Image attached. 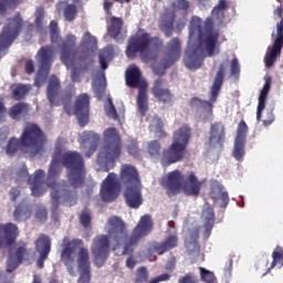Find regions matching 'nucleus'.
<instances>
[{
  "label": "nucleus",
  "instance_id": "nucleus-1",
  "mask_svg": "<svg viewBox=\"0 0 283 283\" xmlns=\"http://www.w3.org/2000/svg\"><path fill=\"white\" fill-rule=\"evenodd\" d=\"M65 167L67 171V180L73 189H81L85 185L87 170L85 169V159L78 151H66L63 154L61 147L55 148L52 160L49 165L46 185L52 189L51 199L54 205H65V207H74L78 202V191L69 190L65 181L60 184L59 176Z\"/></svg>",
  "mask_w": 283,
  "mask_h": 283
},
{
  "label": "nucleus",
  "instance_id": "nucleus-2",
  "mask_svg": "<svg viewBox=\"0 0 283 283\" xmlns=\"http://www.w3.org/2000/svg\"><path fill=\"white\" fill-rule=\"evenodd\" d=\"M154 231V220L151 214H144L138 224L134 228L130 237L127 232V226L125 221L116 216H111L106 223V233L94 237L91 244V253L93 256V263L97 269L104 266L109 258V239L115 242L117 247L124 244L123 255H132L134 249L138 247V243L143 238L149 235Z\"/></svg>",
  "mask_w": 283,
  "mask_h": 283
},
{
  "label": "nucleus",
  "instance_id": "nucleus-3",
  "mask_svg": "<svg viewBox=\"0 0 283 283\" xmlns=\"http://www.w3.org/2000/svg\"><path fill=\"white\" fill-rule=\"evenodd\" d=\"M224 10H227V0H219L211 11V17L206 19L203 27L200 18H191V30L192 32L196 30L198 32V45L189 46L186 50L184 63L188 70H199V67H202L205 52L208 56L220 54V30L213 29V19L222 23Z\"/></svg>",
  "mask_w": 283,
  "mask_h": 283
},
{
  "label": "nucleus",
  "instance_id": "nucleus-4",
  "mask_svg": "<svg viewBox=\"0 0 283 283\" xmlns=\"http://www.w3.org/2000/svg\"><path fill=\"white\" fill-rule=\"evenodd\" d=\"M64 248L61 252V260L66 266L69 273L74 272V266L77 264L80 277L77 283L92 282V263L90 262V250L85 248L83 239L63 238Z\"/></svg>",
  "mask_w": 283,
  "mask_h": 283
},
{
  "label": "nucleus",
  "instance_id": "nucleus-5",
  "mask_svg": "<svg viewBox=\"0 0 283 283\" xmlns=\"http://www.w3.org/2000/svg\"><path fill=\"white\" fill-rule=\"evenodd\" d=\"M163 45V40L159 36H151L145 31L138 32L128 39L126 56L136 59V54H139L144 63H149L156 61Z\"/></svg>",
  "mask_w": 283,
  "mask_h": 283
},
{
  "label": "nucleus",
  "instance_id": "nucleus-6",
  "mask_svg": "<svg viewBox=\"0 0 283 283\" xmlns=\"http://www.w3.org/2000/svg\"><path fill=\"white\" fill-rule=\"evenodd\" d=\"M25 147L28 154L31 158L39 156L43 151V146L45 145V135L43 130L36 124H28L20 137V140L15 137L11 138L7 144V155L12 156L19 151V147Z\"/></svg>",
  "mask_w": 283,
  "mask_h": 283
},
{
  "label": "nucleus",
  "instance_id": "nucleus-7",
  "mask_svg": "<svg viewBox=\"0 0 283 283\" xmlns=\"http://www.w3.org/2000/svg\"><path fill=\"white\" fill-rule=\"evenodd\" d=\"M123 154V139L115 127H111L103 133V146L97 154L96 163L102 171H109L114 168L116 160Z\"/></svg>",
  "mask_w": 283,
  "mask_h": 283
},
{
  "label": "nucleus",
  "instance_id": "nucleus-8",
  "mask_svg": "<svg viewBox=\"0 0 283 283\" xmlns=\"http://www.w3.org/2000/svg\"><path fill=\"white\" fill-rule=\"evenodd\" d=\"M119 180L124 186V198L127 207L139 209L143 205V184L136 167L125 164L119 172Z\"/></svg>",
  "mask_w": 283,
  "mask_h": 283
},
{
  "label": "nucleus",
  "instance_id": "nucleus-9",
  "mask_svg": "<svg viewBox=\"0 0 283 283\" xmlns=\"http://www.w3.org/2000/svg\"><path fill=\"white\" fill-rule=\"evenodd\" d=\"M190 139L191 128L188 125H182L177 132L174 133L172 143L169 148H165L161 151V167H171V165L182 161Z\"/></svg>",
  "mask_w": 283,
  "mask_h": 283
},
{
  "label": "nucleus",
  "instance_id": "nucleus-10",
  "mask_svg": "<svg viewBox=\"0 0 283 283\" xmlns=\"http://www.w3.org/2000/svg\"><path fill=\"white\" fill-rule=\"evenodd\" d=\"M23 25L24 22L21 13H15L12 18H8L0 33V59L8 54L10 45L19 39V34L23 32Z\"/></svg>",
  "mask_w": 283,
  "mask_h": 283
},
{
  "label": "nucleus",
  "instance_id": "nucleus-11",
  "mask_svg": "<svg viewBox=\"0 0 283 283\" xmlns=\"http://www.w3.org/2000/svg\"><path fill=\"white\" fill-rule=\"evenodd\" d=\"M226 72L227 66L224 65V63H221L211 86L210 99L202 101L199 97H192L190 99V107H196L197 109H205V112H207L208 114H213V103H216L218 101V96H220V90H222V84L224 83Z\"/></svg>",
  "mask_w": 283,
  "mask_h": 283
},
{
  "label": "nucleus",
  "instance_id": "nucleus-12",
  "mask_svg": "<svg viewBox=\"0 0 283 283\" xmlns=\"http://www.w3.org/2000/svg\"><path fill=\"white\" fill-rule=\"evenodd\" d=\"M36 62L39 63L38 73L34 78V85L41 87L50 76L52 63H54V48L52 45H44L36 53Z\"/></svg>",
  "mask_w": 283,
  "mask_h": 283
},
{
  "label": "nucleus",
  "instance_id": "nucleus-13",
  "mask_svg": "<svg viewBox=\"0 0 283 283\" xmlns=\"http://www.w3.org/2000/svg\"><path fill=\"white\" fill-rule=\"evenodd\" d=\"M99 196L103 202H114L120 196V181L116 172H109L102 181Z\"/></svg>",
  "mask_w": 283,
  "mask_h": 283
},
{
  "label": "nucleus",
  "instance_id": "nucleus-14",
  "mask_svg": "<svg viewBox=\"0 0 283 283\" xmlns=\"http://www.w3.org/2000/svg\"><path fill=\"white\" fill-rule=\"evenodd\" d=\"M187 25V19L181 18L176 20V12L169 11L161 15L159 21V30L165 34L167 39L171 38L174 32L180 34Z\"/></svg>",
  "mask_w": 283,
  "mask_h": 283
},
{
  "label": "nucleus",
  "instance_id": "nucleus-15",
  "mask_svg": "<svg viewBox=\"0 0 283 283\" xmlns=\"http://www.w3.org/2000/svg\"><path fill=\"white\" fill-rule=\"evenodd\" d=\"M185 182V175L179 169H175L167 174L166 179L161 181V186L166 190L169 198L178 196L182 191V185Z\"/></svg>",
  "mask_w": 283,
  "mask_h": 283
},
{
  "label": "nucleus",
  "instance_id": "nucleus-16",
  "mask_svg": "<svg viewBox=\"0 0 283 283\" xmlns=\"http://www.w3.org/2000/svg\"><path fill=\"white\" fill-rule=\"evenodd\" d=\"M60 50L62 63L66 67H72V65L76 63V54H78V49H76V35H66V39L60 45Z\"/></svg>",
  "mask_w": 283,
  "mask_h": 283
},
{
  "label": "nucleus",
  "instance_id": "nucleus-17",
  "mask_svg": "<svg viewBox=\"0 0 283 283\" xmlns=\"http://www.w3.org/2000/svg\"><path fill=\"white\" fill-rule=\"evenodd\" d=\"M227 143V128L222 122H214L210 125L208 147L211 149H222Z\"/></svg>",
  "mask_w": 283,
  "mask_h": 283
},
{
  "label": "nucleus",
  "instance_id": "nucleus-18",
  "mask_svg": "<svg viewBox=\"0 0 283 283\" xmlns=\"http://www.w3.org/2000/svg\"><path fill=\"white\" fill-rule=\"evenodd\" d=\"M247 134H249V126L247 122L242 119L237 127V135L234 138V146H233V158L235 160H242L244 158V147H247Z\"/></svg>",
  "mask_w": 283,
  "mask_h": 283
},
{
  "label": "nucleus",
  "instance_id": "nucleus-19",
  "mask_svg": "<svg viewBox=\"0 0 283 283\" xmlns=\"http://www.w3.org/2000/svg\"><path fill=\"white\" fill-rule=\"evenodd\" d=\"M35 253H38L36 266L38 269H44L45 260L50 256L52 251V240L46 234H40L34 242Z\"/></svg>",
  "mask_w": 283,
  "mask_h": 283
},
{
  "label": "nucleus",
  "instance_id": "nucleus-20",
  "mask_svg": "<svg viewBox=\"0 0 283 283\" xmlns=\"http://www.w3.org/2000/svg\"><path fill=\"white\" fill-rule=\"evenodd\" d=\"M74 114L80 127H85L90 123V95L80 94L74 103Z\"/></svg>",
  "mask_w": 283,
  "mask_h": 283
},
{
  "label": "nucleus",
  "instance_id": "nucleus-21",
  "mask_svg": "<svg viewBox=\"0 0 283 283\" xmlns=\"http://www.w3.org/2000/svg\"><path fill=\"white\" fill-rule=\"evenodd\" d=\"M80 145L87 149L85 158H92L101 145V135L92 130H85L80 135Z\"/></svg>",
  "mask_w": 283,
  "mask_h": 283
},
{
  "label": "nucleus",
  "instance_id": "nucleus-22",
  "mask_svg": "<svg viewBox=\"0 0 283 283\" xmlns=\"http://www.w3.org/2000/svg\"><path fill=\"white\" fill-rule=\"evenodd\" d=\"M19 238V228L14 223L0 224V249H8L17 242Z\"/></svg>",
  "mask_w": 283,
  "mask_h": 283
},
{
  "label": "nucleus",
  "instance_id": "nucleus-23",
  "mask_svg": "<svg viewBox=\"0 0 283 283\" xmlns=\"http://www.w3.org/2000/svg\"><path fill=\"white\" fill-rule=\"evenodd\" d=\"M167 57L164 59L165 67H171L174 63L180 61L182 54L181 42L179 38H172L166 46Z\"/></svg>",
  "mask_w": 283,
  "mask_h": 283
},
{
  "label": "nucleus",
  "instance_id": "nucleus-24",
  "mask_svg": "<svg viewBox=\"0 0 283 283\" xmlns=\"http://www.w3.org/2000/svg\"><path fill=\"white\" fill-rule=\"evenodd\" d=\"M200 189H202V182H200L198 177H196V174L191 171L187 176L186 180H184L181 191L185 193V196L198 198V196H200Z\"/></svg>",
  "mask_w": 283,
  "mask_h": 283
},
{
  "label": "nucleus",
  "instance_id": "nucleus-25",
  "mask_svg": "<svg viewBox=\"0 0 283 283\" xmlns=\"http://www.w3.org/2000/svg\"><path fill=\"white\" fill-rule=\"evenodd\" d=\"M151 92L157 101H160L161 103H171L174 99V94H171L169 88L165 87V80L163 77L155 80Z\"/></svg>",
  "mask_w": 283,
  "mask_h": 283
},
{
  "label": "nucleus",
  "instance_id": "nucleus-26",
  "mask_svg": "<svg viewBox=\"0 0 283 283\" xmlns=\"http://www.w3.org/2000/svg\"><path fill=\"white\" fill-rule=\"evenodd\" d=\"M45 178V171L39 169L34 172V176H29L28 182L31 185V193L34 198H41L45 193V188H43V180Z\"/></svg>",
  "mask_w": 283,
  "mask_h": 283
},
{
  "label": "nucleus",
  "instance_id": "nucleus-27",
  "mask_svg": "<svg viewBox=\"0 0 283 283\" xmlns=\"http://www.w3.org/2000/svg\"><path fill=\"white\" fill-rule=\"evenodd\" d=\"M210 196L214 202H218L221 209H227L229 206V193L224 191V187L218 181L212 185Z\"/></svg>",
  "mask_w": 283,
  "mask_h": 283
},
{
  "label": "nucleus",
  "instance_id": "nucleus-28",
  "mask_svg": "<svg viewBox=\"0 0 283 283\" xmlns=\"http://www.w3.org/2000/svg\"><path fill=\"white\" fill-rule=\"evenodd\" d=\"M176 247H178V235L170 234L164 241L154 243L153 251L157 255H165V253L176 249Z\"/></svg>",
  "mask_w": 283,
  "mask_h": 283
},
{
  "label": "nucleus",
  "instance_id": "nucleus-29",
  "mask_svg": "<svg viewBox=\"0 0 283 283\" xmlns=\"http://www.w3.org/2000/svg\"><path fill=\"white\" fill-rule=\"evenodd\" d=\"M137 112L146 116L149 112V96L147 95V82H142L137 95Z\"/></svg>",
  "mask_w": 283,
  "mask_h": 283
},
{
  "label": "nucleus",
  "instance_id": "nucleus-30",
  "mask_svg": "<svg viewBox=\"0 0 283 283\" xmlns=\"http://www.w3.org/2000/svg\"><path fill=\"white\" fill-rule=\"evenodd\" d=\"M271 83H273V78L271 76L266 77L261 94L259 96V104L256 111V120H262V112H264L266 107V98H269V92H271Z\"/></svg>",
  "mask_w": 283,
  "mask_h": 283
},
{
  "label": "nucleus",
  "instance_id": "nucleus-31",
  "mask_svg": "<svg viewBox=\"0 0 283 283\" xmlns=\"http://www.w3.org/2000/svg\"><path fill=\"white\" fill-rule=\"evenodd\" d=\"M61 90V82L56 75H51L49 80L46 96L51 105H59V91Z\"/></svg>",
  "mask_w": 283,
  "mask_h": 283
},
{
  "label": "nucleus",
  "instance_id": "nucleus-32",
  "mask_svg": "<svg viewBox=\"0 0 283 283\" xmlns=\"http://www.w3.org/2000/svg\"><path fill=\"white\" fill-rule=\"evenodd\" d=\"M283 43L282 40H274L270 52H268L264 56L265 67H273L275 65L277 57L282 54Z\"/></svg>",
  "mask_w": 283,
  "mask_h": 283
},
{
  "label": "nucleus",
  "instance_id": "nucleus-33",
  "mask_svg": "<svg viewBox=\"0 0 283 283\" xmlns=\"http://www.w3.org/2000/svg\"><path fill=\"white\" fill-rule=\"evenodd\" d=\"M200 231L198 229L189 230L185 238V247L191 253H200Z\"/></svg>",
  "mask_w": 283,
  "mask_h": 283
},
{
  "label": "nucleus",
  "instance_id": "nucleus-34",
  "mask_svg": "<svg viewBox=\"0 0 283 283\" xmlns=\"http://www.w3.org/2000/svg\"><path fill=\"white\" fill-rule=\"evenodd\" d=\"M32 217V207L28 203V201L23 200L20 205L15 207L13 211V218L15 222H25V220H30Z\"/></svg>",
  "mask_w": 283,
  "mask_h": 283
},
{
  "label": "nucleus",
  "instance_id": "nucleus-35",
  "mask_svg": "<svg viewBox=\"0 0 283 283\" xmlns=\"http://www.w3.org/2000/svg\"><path fill=\"white\" fill-rule=\"evenodd\" d=\"M201 219L205 222L206 233H211L213 224L216 223V212L209 203H205L201 212Z\"/></svg>",
  "mask_w": 283,
  "mask_h": 283
},
{
  "label": "nucleus",
  "instance_id": "nucleus-36",
  "mask_svg": "<svg viewBox=\"0 0 283 283\" xmlns=\"http://www.w3.org/2000/svg\"><path fill=\"white\" fill-rule=\"evenodd\" d=\"M140 69L137 66L130 67L129 70L126 71V85L128 87H140Z\"/></svg>",
  "mask_w": 283,
  "mask_h": 283
},
{
  "label": "nucleus",
  "instance_id": "nucleus-37",
  "mask_svg": "<svg viewBox=\"0 0 283 283\" xmlns=\"http://www.w3.org/2000/svg\"><path fill=\"white\" fill-rule=\"evenodd\" d=\"M29 112H30V106H28V104L23 102H20L10 107L9 116L13 120H19L21 116H25V114H28Z\"/></svg>",
  "mask_w": 283,
  "mask_h": 283
},
{
  "label": "nucleus",
  "instance_id": "nucleus-38",
  "mask_svg": "<svg viewBox=\"0 0 283 283\" xmlns=\"http://www.w3.org/2000/svg\"><path fill=\"white\" fill-rule=\"evenodd\" d=\"M146 151L150 158H159V163H160V158L163 157V154H160V151H163V145L160 144L159 140L155 139V140L148 142Z\"/></svg>",
  "mask_w": 283,
  "mask_h": 283
},
{
  "label": "nucleus",
  "instance_id": "nucleus-39",
  "mask_svg": "<svg viewBox=\"0 0 283 283\" xmlns=\"http://www.w3.org/2000/svg\"><path fill=\"white\" fill-rule=\"evenodd\" d=\"M120 30H123V19L117 17L111 18V27L108 28L109 36H112V39H118Z\"/></svg>",
  "mask_w": 283,
  "mask_h": 283
},
{
  "label": "nucleus",
  "instance_id": "nucleus-40",
  "mask_svg": "<svg viewBox=\"0 0 283 283\" xmlns=\"http://www.w3.org/2000/svg\"><path fill=\"white\" fill-rule=\"evenodd\" d=\"M12 254L19 262H23V260H25V258L30 255L28 252V243L23 241H20L19 243H17Z\"/></svg>",
  "mask_w": 283,
  "mask_h": 283
},
{
  "label": "nucleus",
  "instance_id": "nucleus-41",
  "mask_svg": "<svg viewBox=\"0 0 283 283\" xmlns=\"http://www.w3.org/2000/svg\"><path fill=\"white\" fill-rule=\"evenodd\" d=\"M20 3L21 0H0V17H6L8 10H14Z\"/></svg>",
  "mask_w": 283,
  "mask_h": 283
},
{
  "label": "nucleus",
  "instance_id": "nucleus-42",
  "mask_svg": "<svg viewBox=\"0 0 283 283\" xmlns=\"http://www.w3.org/2000/svg\"><path fill=\"white\" fill-rule=\"evenodd\" d=\"M272 263L271 266L268 269L266 273L271 271V269H275L277 264H281L283 266V248L277 245L274 251L272 252Z\"/></svg>",
  "mask_w": 283,
  "mask_h": 283
},
{
  "label": "nucleus",
  "instance_id": "nucleus-43",
  "mask_svg": "<svg viewBox=\"0 0 283 283\" xmlns=\"http://www.w3.org/2000/svg\"><path fill=\"white\" fill-rule=\"evenodd\" d=\"M30 93V86L20 84L12 91V99L13 101H23L25 96Z\"/></svg>",
  "mask_w": 283,
  "mask_h": 283
},
{
  "label": "nucleus",
  "instance_id": "nucleus-44",
  "mask_svg": "<svg viewBox=\"0 0 283 283\" xmlns=\"http://www.w3.org/2000/svg\"><path fill=\"white\" fill-rule=\"evenodd\" d=\"M135 283H147L149 282V270L146 266H139L135 272Z\"/></svg>",
  "mask_w": 283,
  "mask_h": 283
},
{
  "label": "nucleus",
  "instance_id": "nucleus-45",
  "mask_svg": "<svg viewBox=\"0 0 283 283\" xmlns=\"http://www.w3.org/2000/svg\"><path fill=\"white\" fill-rule=\"evenodd\" d=\"M34 25L36 30H43V19H45V8L43 6H40L35 9L34 12Z\"/></svg>",
  "mask_w": 283,
  "mask_h": 283
},
{
  "label": "nucleus",
  "instance_id": "nucleus-46",
  "mask_svg": "<svg viewBox=\"0 0 283 283\" xmlns=\"http://www.w3.org/2000/svg\"><path fill=\"white\" fill-rule=\"evenodd\" d=\"M63 14L66 21H74V19H76V14H78L76 4H66L63 9Z\"/></svg>",
  "mask_w": 283,
  "mask_h": 283
},
{
  "label": "nucleus",
  "instance_id": "nucleus-47",
  "mask_svg": "<svg viewBox=\"0 0 283 283\" xmlns=\"http://www.w3.org/2000/svg\"><path fill=\"white\" fill-rule=\"evenodd\" d=\"M19 264H21V261H19V259H15L12 251H10L7 262V273H12L14 270L19 269Z\"/></svg>",
  "mask_w": 283,
  "mask_h": 283
},
{
  "label": "nucleus",
  "instance_id": "nucleus-48",
  "mask_svg": "<svg viewBox=\"0 0 283 283\" xmlns=\"http://www.w3.org/2000/svg\"><path fill=\"white\" fill-rule=\"evenodd\" d=\"M200 277L202 280V282L206 283H213L216 282V274H213V272L205 269V268H200Z\"/></svg>",
  "mask_w": 283,
  "mask_h": 283
},
{
  "label": "nucleus",
  "instance_id": "nucleus-49",
  "mask_svg": "<svg viewBox=\"0 0 283 283\" xmlns=\"http://www.w3.org/2000/svg\"><path fill=\"white\" fill-rule=\"evenodd\" d=\"M78 218L84 229H90V227H92V214L90 213V211L84 210Z\"/></svg>",
  "mask_w": 283,
  "mask_h": 283
},
{
  "label": "nucleus",
  "instance_id": "nucleus-50",
  "mask_svg": "<svg viewBox=\"0 0 283 283\" xmlns=\"http://www.w3.org/2000/svg\"><path fill=\"white\" fill-rule=\"evenodd\" d=\"M50 34L52 43H56L59 41V22L53 20L50 22Z\"/></svg>",
  "mask_w": 283,
  "mask_h": 283
},
{
  "label": "nucleus",
  "instance_id": "nucleus-51",
  "mask_svg": "<svg viewBox=\"0 0 283 283\" xmlns=\"http://www.w3.org/2000/svg\"><path fill=\"white\" fill-rule=\"evenodd\" d=\"M200 280L193 272H189L178 279V283H199Z\"/></svg>",
  "mask_w": 283,
  "mask_h": 283
},
{
  "label": "nucleus",
  "instance_id": "nucleus-52",
  "mask_svg": "<svg viewBox=\"0 0 283 283\" xmlns=\"http://www.w3.org/2000/svg\"><path fill=\"white\" fill-rule=\"evenodd\" d=\"M230 74L234 76V78H240V62L238 57H234L230 63Z\"/></svg>",
  "mask_w": 283,
  "mask_h": 283
},
{
  "label": "nucleus",
  "instance_id": "nucleus-53",
  "mask_svg": "<svg viewBox=\"0 0 283 283\" xmlns=\"http://www.w3.org/2000/svg\"><path fill=\"white\" fill-rule=\"evenodd\" d=\"M98 59H99L101 69L107 70V67H109V64L107 63V61H109V52L107 51L101 52L98 55Z\"/></svg>",
  "mask_w": 283,
  "mask_h": 283
},
{
  "label": "nucleus",
  "instance_id": "nucleus-54",
  "mask_svg": "<svg viewBox=\"0 0 283 283\" xmlns=\"http://www.w3.org/2000/svg\"><path fill=\"white\" fill-rule=\"evenodd\" d=\"M172 8H175V10L187 12V10H189V2L187 0H175L172 2Z\"/></svg>",
  "mask_w": 283,
  "mask_h": 283
},
{
  "label": "nucleus",
  "instance_id": "nucleus-55",
  "mask_svg": "<svg viewBox=\"0 0 283 283\" xmlns=\"http://www.w3.org/2000/svg\"><path fill=\"white\" fill-rule=\"evenodd\" d=\"M127 151L130 156H138V142L132 139L127 145Z\"/></svg>",
  "mask_w": 283,
  "mask_h": 283
},
{
  "label": "nucleus",
  "instance_id": "nucleus-56",
  "mask_svg": "<svg viewBox=\"0 0 283 283\" xmlns=\"http://www.w3.org/2000/svg\"><path fill=\"white\" fill-rule=\"evenodd\" d=\"M169 280H171V275L169 273H164L156 277L150 279L147 283L169 282Z\"/></svg>",
  "mask_w": 283,
  "mask_h": 283
},
{
  "label": "nucleus",
  "instance_id": "nucleus-57",
  "mask_svg": "<svg viewBox=\"0 0 283 283\" xmlns=\"http://www.w3.org/2000/svg\"><path fill=\"white\" fill-rule=\"evenodd\" d=\"M35 218L40 222H45L48 220V210L45 208H39L35 212Z\"/></svg>",
  "mask_w": 283,
  "mask_h": 283
},
{
  "label": "nucleus",
  "instance_id": "nucleus-58",
  "mask_svg": "<svg viewBox=\"0 0 283 283\" xmlns=\"http://www.w3.org/2000/svg\"><path fill=\"white\" fill-rule=\"evenodd\" d=\"M166 70H169V67H165V59L161 62V66L157 65L153 67V72L154 74H156L157 76H163L165 75Z\"/></svg>",
  "mask_w": 283,
  "mask_h": 283
},
{
  "label": "nucleus",
  "instance_id": "nucleus-59",
  "mask_svg": "<svg viewBox=\"0 0 283 283\" xmlns=\"http://www.w3.org/2000/svg\"><path fill=\"white\" fill-rule=\"evenodd\" d=\"M275 120V115L273 114V109L266 112V118L263 119L264 127H269V125H273Z\"/></svg>",
  "mask_w": 283,
  "mask_h": 283
},
{
  "label": "nucleus",
  "instance_id": "nucleus-60",
  "mask_svg": "<svg viewBox=\"0 0 283 283\" xmlns=\"http://www.w3.org/2000/svg\"><path fill=\"white\" fill-rule=\"evenodd\" d=\"M276 38L274 41H277L279 39L281 40V42L283 43V18L281 19V21L276 24Z\"/></svg>",
  "mask_w": 283,
  "mask_h": 283
},
{
  "label": "nucleus",
  "instance_id": "nucleus-61",
  "mask_svg": "<svg viewBox=\"0 0 283 283\" xmlns=\"http://www.w3.org/2000/svg\"><path fill=\"white\" fill-rule=\"evenodd\" d=\"M109 103H111V106L107 111V116L116 120V118H118V113H116V106H114V103H112V101H109Z\"/></svg>",
  "mask_w": 283,
  "mask_h": 283
},
{
  "label": "nucleus",
  "instance_id": "nucleus-62",
  "mask_svg": "<svg viewBox=\"0 0 283 283\" xmlns=\"http://www.w3.org/2000/svg\"><path fill=\"white\" fill-rule=\"evenodd\" d=\"M25 74H34V62L28 60L24 65Z\"/></svg>",
  "mask_w": 283,
  "mask_h": 283
},
{
  "label": "nucleus",
  "instance_id": "nucleus-63",
  "mask_svg": "<svg viewBox=\"0 0 283 283\" xmlns=\"http://www.w3.org/2000/svg\"><path fill=\"white\" fill-rule=\"evenodd\" d=\"M71 81H73V83L81 82V73L78 72V69L73 67L71 73Z\"/></svg>",
  "mask_w": 283,
  "mask_h": 283
},
{
  "label": "nucleus",
  "instance_id": "nucleus-64",
  "mask_svg": "<svg viewBox=\"0 0 283 283\" xmlns=\"http://www.w3.org/2000/svg\"><path fill=\"white\" fill-rule=\"evenodd\" d=\"M7 113L8 109L6 108V104H3V101H0V123H3V120H6Z\"/></svg>",
  "mask_w": 283,
  "mask_h": 283
}]
</instances>
